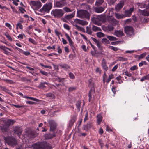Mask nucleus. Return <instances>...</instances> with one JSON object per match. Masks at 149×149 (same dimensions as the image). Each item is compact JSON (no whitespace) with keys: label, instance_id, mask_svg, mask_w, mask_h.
<instances>
[{"label":"nucleus","instance_id":"obj_10","mask_svg":"<svg viewBox=\"0 0 149 149\" xmlns=\"http://www.w3.org/2000/svg\"><path fill=\"white\" fill-rule=\"evenodd\" d=\"M113 75L111 74L109 75L108 79H106V77H107L106 74L105 73H104L103 76V80L104 83L106 82L107 83H108L110 81L111 79L113 78Z\"/></svg>","mask_w":149,"mask_h":149},{"label":"nucleus","instance_id":"obj_15","mask_svg":"<svg viewBox=\"0 0 149 149\" xmlns=\"http://www.w3.org/2000/svg\"><path fill=\"white\" fill-rule=\"evenodd\" d=\"M106 63L107 62L106 60L104 59H103L102 61L101 64L103 69L105 71H107L108 69V68L107 65Z\"/></svg>","mask_w":149,"mask_h":149},{"label":"nucleus","instance_id":"obj_38","mask_svg":"<svg viewBox=\"0 0 149 149\" xmlns=\"http://www.w3.org/2000/svg\"><path fill=\"white\" fill-rule=\"evenodd\" d=\"M104 0H96L95 5L97 6H99L102 4Z\"/></svg>","mask_w":149,"mask_h":149},{"label":"nucleus","instance_id":"obj_27","mask_svg":"<svg viewBox=\"0 0 149 149\" xmlns=\"http://www.w3.org/2000/svg\"><path fill=\"white\" fill-rule=\"evenodd\" d=\"M139 10L142 13V14L143 15L145 16H149V12L148 11L146 10Z\"/></svg>","mask_w":149,"mask_h":149},{"label":"nucleus","instance_id":"obj_8","mask_svg":"<svg viewBox=\"0 0 149 149\" xmlns=\"http://www.w3.org/2000/svg\"><path fill=\"white\" fill-rule=\"evenodd\" d=\"M124 29L125 33L127 36H130L134 34V31L132 27L126 26Z\"/></svg>","mask_w":149,"mask_h":149},{"label":"nucleus","instance_id":"obj_43","mask_svg":"<svg viewBox=\"0 0 149 149\" xmlns=\"http://www.w3.org/2000/svg\"><path fill=\"white\" fill-rule=\"evenodd\" d=\"M146 55V53L145 52L143 53L142 54H140L138 57V59H141L143 58Z\"/></svg>","mask_w":149,"mask_h":149},{"label":"nucleus","instance_id":"obj_25","mask_svg":"<svg viewBox=\"0 0 149 149\" xmlns=\"http://www.w3.org/2000/svg\"><path fill=\"white\" fill-rule=\"evenodd\" d=\"M95 92V89L94 88H91V89L89 91L88 94L89 100L90 101L91 98V95L93 93H94Z\"/></svg>","mask_w":149,"mask_h":149},{"label":"nucleus","instance_id":"obj_52","mask_svg":"<svg viewBox=\"0 0 149 149\" xmlns=\"http://www.w3.org/2000/svg\"><path fill=\"white\" fill-rule=\"evenodd\" d=\"M29 40L30 42L33 44H36V42L34 39H32L31 38H29Z\"/></svg>","mask_w":149,"mask_h":149},{"label":"nucleus","instance_id":"obj_29","mask_svg":"<svg viewBox=\"0 0 149 149\" xmlns=\"http://www.w3.org/2000/svg\"><path fill=\"white\" fill-rule=\"evenodd\" d=\"M59 65L65 70H67L70 68L69 66L66 64H60Z\"/></svg>","mask_w":149,"mask_h":149},{"label":"nucleus","instance_id":"obj_57","mask_svg":"<svg viewBox=\"0 0 149 149\" xmlns=\"http://www.w3.org/2000/svg\"><path fill=\"white\" fill-rule=\"evenodd\" d=\"M118 65L117 64L114 66L112 69L111 70L112 72L115 71L117 69L118 67Z\"/></svg>","mask_w":149,"mask_h":149},{"label":"nucleus","instance_id":"obj_20","mask_svg":"<svg viewBox=\"0 0 149 149\" xmlns=\"http://www.w3.org/2000/svg\"><path fill=\"white\" fill-rule=\"evenodd\" d=\"M114 35L118 37H120L123 35V31L121 30L115 31Z\"/></svg>","mask_w":149,"mask_h":149},{"label":"nucleus","instance_id":"obj_33","mask_svg":"<svg viewBox=\"0 0 149 149\" xmlns=\"http://www.w3.org/2000/svg\"><path fill=\"white\" fill-rule=\"evenodd\" d=\"M149 79V74H147L146 76L143 77L140 79V81L143 82L146 80Z\"/></svg>","mask_w":149,"mask_h":149},{"label":"nucleus","instance_id":"obj_37","mask_svg":"<svg viewBox=\"0 0 149 149\" xmlns=\"http://www.w3.org/2000/svg\"><path fill=\"white\" fill-rule=\"evenodd\" d=\"M69 45L71 47V49H72V51L74 52L75 50H76V48L74 45L73 44V41H72L69 43Z\"/></svg>","mask_w":149,"mask_h":149},{"label":"nucleus","instance_id":"obj_6","mask_svg":"<svg viewBox=\"0 0 149 149\" xmlns=\"http://www.w3.org/2000/svg\"><path fill=\"white\" fill-rule=\"evenodd\" d=\"M52 7V5L51 3H46L43 5L42 7L40 9L39 11L41 13L48 12Z\"/></svg>","mask_w":149,"mask_h":149},{"label":"nucleus","instance_id":"obj_19","mask_svg":"<svg viewBox=\"0 0 149 149\" xmlns=\"http://www.w3.org/2000/svg\"><path fill=\"white\" fill-rule=\"evenodd\" d=\"M134 10V8L132 7L130 8L129 10H125V15L126 16H130L131 15L132 13Z\"/></svg>","mask_w":149,"mask_h":149},{"label":"nucleus","instance_id":"obj_24","mask_svg":"<svg viewBox=\"0 0 149 149\" xmlns=\"http://www.w3.org/2000/svg\"><path fill=\"white\" fill-rule=\"evenodd\" d=\"M55 136L54 134H46L44 135V136L46 139H50Z\"/></svg>","mask_w":149,"mask_h":149},{"label":"nucleus","instance_id":"obj_55","mask_svg":"<svg viewBox=\"0 0 149 149\" xmlns=\"http://www.w3.org/2000/svg\"><path fill=\"white\" fill-rule=\"evenodd\" d=\"M138 68L136 65H134L131 67L130 70L132 71L137 69Z\"/></svg>","mask_w":149,"mask_h":149},{"label":"nucleus","instance_id":"obj_39","mask_svg":"<svg viewBox=\"0 0 149 149\" xmlns=\"http://www.w3.org/2000/svg\"><path fill=\"white\" fill-rule=\"evenodd\" d=\"M86 33L90 35L92 34V31L91 28L88 26L86 27Z\"/></svg>","mask_w":149,"mask_h":149},{"label":"nucleus","instance_id":"obj_36","mask_svg":"<svg viewBox=\"0 0 149 149\" xmlns=\"http://www.w3.org/2000/svg\"><path fill=\"white\" fill-rule=\"evenodd\" d=\"M24 98H28V99H30L31 100H33V101H36V102H38L39 101V100L38 99H37L36 98H33V97H27V96H24Z\"/></svg>","mask_w":149,"mask_h":149},{"label":"nucleus","instance_id":"obj_64","mask_svg":"<svg viewBox=\"0 0 149 149\" xmlns=\"http://www.w3.org/2000/svg\"><path fill=\"white\" fill-rule=\"evenodd\" d=\"M76 88L74 87H70L68 89V91H69L70 92L73 90H75Z\"/></svg>","mask_w":149,"mask_h":149},{"label":"nucleus","instance_id":"obj_9","mask_svg":"<svg viewBox=\"0 0 149 149\" xmlns=\"http://www.w3.org/2000/svg\"><path fill=\"white\" fill-rule=\"evenodd\" d=\"M48 122L49 125L50 130L53 131L56 129V124L54 121L52 120H48Z\"/></svg>","mask_w":149,"mask_h":149},{"label":"nucleus","instance_id":"obj_58","mask_svg":"<svg viewBox=\"0 0 149 149\" xmlns=\"http://www.w3.org/2000/svg\"><path fill=\"white\" fill-rule=\"evenodd\" d=\"M89 124H87L86 125H84L83 127V129L85 130H87L88 128Z\"/></svg>","mask_w":149,"mask_h":149},{"label":"nucleus","instance_id":"obj_62","mask_svg":"<svg viewBox=\"0 0 149 149\" xmlns=\"http://www.w3.org/2000/svg\"><path fill=\"white\" fill-rule=\"evenodd\" d=\"M65 79L64 78H58L57 80L59 82H63L64 81Z\"/></svg>","mask_w":149,"mask_h":149},{"label":"nucleus","instance_id":"obj_4","mask_svg":"<svg viewBox=\"0 0 149 149\" xmlns=\"http://www.w3.org/2000/svg\"><path fill=\"white\" fill-rule=\"evenodd\" d=\"M30 3L31 7L34 10H38L42 6V4L39 1H31Z\"/></svg>","mask_w":149,"mask_h":149},{"label":"nucleus","instance_id":"obj_60","mask_svg":"<svg viewBox=\"0 0 149 149\" xmlns=\"http://www.w3.org/2000/svg\"><path fill=\"white\" fill-rule=\"evenodd\" d=\"M40 73L45 75L47 76L48 75V73L47 72H45L44 71L40 70Z\"/></svg>","mask_w":149,"mask_h":149},{"label":"nucleus","instance_id":"obj_50","mask_svg":"<svg viewBox=\"0 0 149 149\" xmlns=\"http://www.w3.org/2000/svg\"><path fill=\"white\" fill-rule=\"evenodd\" d=\"M123 43V41H117L113 43H111V44L114 45H116L119 44H121Z\"/></svg>","mask_w":149,"mask_h":149},{"label":"nucleus","instance_id":"obj_18","mask_svg":"<svg viewBox=\"0 0 149 149\" xmlns=\"http://www.w3.org/2000/svg\"><path fill=\"white\" fill-rule=\"evenodd\" d=\"M0 48L4 51V52L5 54L7 55L9 54V52L7 50V49L10 51H12L11 49L6 47L5 46H0Z\"/></svg>","mask_w":149,"mask_h":149},{"label":"nucleus","instance_id":"obj_1","mask_svg":"<svg viewBox=\"0 0 149 149\" xmlns=\"http://www.w3.org/2000/svg\"><path fill=\"white\" fill-rule=\"evenodd\" d=\"M34 148L35 149H52V147L49 143L43 142L36 143Z\"/></svg>","mask_w":149,"mask_h":149},{"label":"nucleus","instance_id":"obj_21","mask_svg":"<svg viewBox=\"0 0 149 149\" xmlns=\"http://www.w3.org/2000/svg\"><path fill=\"white\" fill-rule=\"evenodd\" d=\"M75 12H73L72 13L68 15L65 16V19L69 20L73 17L75 15Z\"/></svg>","mask_w":149,"mask_h":149},{"label":"nucleus","instance_id":"obj_14","mask_svg":"<svg viewBox=\"0 0 149 149\" xmlns=\"http://www.w3.org/2000/svg\"><path fill=\"white\" fill-rule=\"evenodd\" d=\"M102 29L104 31L108 30L109 31H113L114 29L113 27L111 25H108L106 26H102Z\"/></svg>","mask_w":149,"mask_h":149},{"label":"nucleus","instance_id":"obj_11","mask_svg":"<svg viewBox=\"0 0 149 149\" xmlns=\"http://www.w3.org/2000/svg\"><path fill=\"white\" fill-rule=\"evenodd\" d=\"M14 131L15 134H17L19 137L21 134L22 129L20 127L16 126L14 129Z\"/></svg>","mask_w":149,"mask_h":149},{"label":"nucleus","instance_id":"obj_47","mask_svg":"<svg viewBox=\"0 0 149 149\" xmlns=\"http://www.w3.org/2000/svg\"><path fill=\"white\" fill-rule=\"evenodd\" d=\"M75 26L76 27L77 29L79 30L82 31H84V29L83 28L80 27L77 25H75Z\"/></svg>","mask_w":149,"mask_h":149},{"label":"nucleus","instance_id":"obj_28","mask_svg":"<svg viewBox=\"0 0 149 149\" xmlns=\"http://www.w3.org/2000/svg\"><path fill=\"white\" fill-rule=\"evenodd\" d=\"M115 17L118 19L122 18L125 17L123 14H120L118 13H114Z\"/></svg>","mask_w":149,"mask_h":149},{"label":"nucleus","instance_id":"obj_30","mask_svg":"<svg viewBox=\"0 0 149 149\" xmlns=\"http://www.w3.org/2000/svg\"><path fill=\"white\" fill-rule=\"evenodd\" d=\"M48 84V83L46 82H44L43 83L41 82L40 83L38 87L40 88L43 89L46 87L45 85V84L47 85Z\"/></svg>","mask_w":149,"mask_h":149},{"label":"nucleus","instance_id":"obj_12","mask_svg":"<svg viewBox=\"0 0 149 149\" xmlns=\"http://www.w3.org/2000/svg\"><path fill=\"white\" fill-rule=\"evenodd\" d=\"M65 3V1L60 0L59 1H57L55 3V6L56 7L61 8L64 6Z\"/></svg>","mask_w":149,"mask_h":149},{"label":"nucleus","instance_id":"obj_48","mask_svg":"<svg viewBox=\"0 0 149 149\" xmlns=\"http://www.w3.org/2000/svg\"><path fill=\"white\" fill-rule=\"evenodd\" d=\"M75 121V120L74 119L72 118L70 120L69 122V126H71L73 125L74 122Z\"/></svg>","mask_w":149,"mask_h":149},{"label":"nucleus","instance_id":"obj_22","mask_svg":"<svg viewBox=\"0 0 149 149\" xmlns=\"http://www.w3.org/2000/svg\"><path fill=\"white\" fill-rule=\"evenodd\" d=\"M124 3L123 2H120L115 7V9L117 11L119 10L123 6Z\"/></svg>","mask_w":149,"mask_h":149},{"label":"nucleus","instance_id":"obj_23","mask_svg":"<svg viewBox=\"0 0 149 149\" xmlns=\"http://www.w3.org/2000/svg\"><path fill=\"white\" fill-rule=\"evenodd\" d=\"M75 21L76 23L82 25H86L88 24V22L85 21L77 19Z\"/></svg>","mask_w":149,"mask_h":149},{"label":"nucleus","instance_id":"obj_31","mask_svg":"<svg viewBox=\"0 0 149 149\" xmlns=\"http://www.w3.org/2000/svg\"><path fill=\"white\" fill-rule=\"evenodd\" d=\"M97 122L99 124L100 122L102 121V118L101 114H99L97 116Z\"/></svg>","mask_w":149,"mask_h":149},{"label":"nucleus","instance_id":"obj_13","mask_svg":"<svg viewBox=\"0 0 149 149\" xmlns=\"http://www.w3.org/2000/svg\"><path fill=\"white\" fill-rule=\"evenodd\" d=\"M106 4L104 6V7H97L95 8L94 10L95 12L97 13H100L102 12L104 10V8L106 6Z\"/></svg>","mask_w":149,"mask_h":149},{"label":"nucleus","instance_id":"obj_7","mask_svg":"<svg viewBox=\"0 0 149 149\" xmlns=\"http://www.w3.org/2000/svg\"><path fill=\"white\" fill-rule=\"evenodd\" d=\"M103 17V15H94L92 17V20L93 23L95 24H97L99 22L101 21Z\"/></svg>","mask_w":149,"mask_h":149},{"label":"nucleus","instance_id":"obj_16","mask_svg":"<svg viewBox=\"0 0 149 149\" xmlns=\"http://www.w3.org/2000/svg\"><path fill=\"white\" fill-rule=\"evenodd\" d=\"M109 22L113 25H115L118 23V22L113 17H110L108 18Z\"/></svg>","mask_w":149,"mask_h":149},{"label":"nucleus","instance_id":"obj_45","mask_svg":"<svg viewBox=\"0 0 149 149\" xmlns=\"http://www.w3.org/2000/svg\"><path fill=\"white\" fill-rule=\"evenodd\" d=\"M65 36H66L67 39L68 40L69 43L72 41L71 38L69 37V36L67 33H65Z\"/></svg>","mask_w":149,"mask_h":149},{"label":"nucleus","instance_id":"obj_41","mask_svg":"<svg viewBox=\"0 0 149 149\" xmlns=\"http://www.w3.org/2000/svg\"><path fill=\"white\" fill-rule=\"evenodd\" d=\"M97 36L98 38L103 37L104 36V34L101 32H97L96 33Z\"/></svg>","mask_w":149,"mask_h":149},{"label":"nucleus","instance_id":"obj_44","mask_svg":"<svg viewBox=\"0 0 149 149\" xmlns=\"http://www.w3.org/2000/svg\"><path fill=\"white\" fill-rule=\"evenodd\" d=\"M102 42L106 44H108L109 42V40L105 38H104L102 40Z\"/></svg>","mask_w":149,"mask_h":149},{"label":"nucleus","instance_id":"obj_46","mask_svg":"<svg viewBox=\"0 0 149 149\" xmlns=\"http://www.w3.org/2000/svg\"><path fill=\"white\" fill-rule=\"evenodd\" d=\"M127 59L123 57H119L118 58V60L122 61H125L127 60Z\"/></svg>","mask_w":149,"mask_h":149},{"label":"nucleus","instance_id":"obj_17","mask_svg":"<svg viewBox=\"0 0 149 149\" xmlns=\"http://www.w3.org/2000/svg\"><path fill=\"white\" fill-rule=\"evenodd\" d=\"M91 39L96 44L99 49L100 50L102 49V47L101 46L100 43L99 42V41L98 40H97L96 39L93 37L91 38Z\"/></svg>","mask_w":149,"mask_h":149},{"label":"nucleus","instance_id":"obj_59","mask_svg":"<svg viewBox=\"0 0 149 149\" xmlns=\"http://www.w3.org/2000/svg\"><path fill=\"white\" fill-rule=\"evenodd\" d=\"M64 28L68 30H69L70 29L69 26L66 24H63Z\"/></svg>","mask_w":149,"mask_h":149},{"label":"nucleus","instance_id":"obj_56","mask_svg":"<svg viewBox=\"0 0 149 149\" xmlns=\"http://www.w3.org/2000/svg\"><path fill=\"white\" fill-rule=\"evenodd\" d=\"M47 49L49 50H50V49H53L54 50L55 49V46L54 45L52 46V47L50 46H49L47 47Z\"/></svg>","mask_w":149,"mask_h":149},{"label":"nucleus","instance_id":"obj_61","mask_svg":"<svg viewBox=\"0 0 149 149\" xmlns=\"http://www.w3.org/2000/svg\"><path fill=\"white\" fill-rule=\"evenodd\" d=\"M54 32L57 36L59 38V35L61 34L57 30H55Z\"/></svg>","mask_w":149,"mask_h":149},{"label":"nucleus","instance_id":"obj_40","mask_svg":"<svg viewBox=\"0 0 149 149\" xmlns=\"http://www.w3.org/2000/svg\"><path fill=\"white\" fill-rule=\"evenodd\" d=\"M139 7L141 8H144L145 7V5L143 3H136Z\"/></svg>","mask_w":149,"mask_h":149},{"label":"nucleus","instance_id":"obj_35","mask_svg":"<svg viewBox=\"0 0 149 149\" xmlns=\"http://www.w3.org/2000/svg\"><path fill=\"white\" fill-rule=\"evenodd\" d=\"M81 102L80 101H78L77 102L76 104V107L78 111H79L80 110L81 108Z\"/></svg>","mask_w":149,"mask_h":149},{"label":"nucleus","instance_id":"obj_32","mask_svg":"<svg viewBox=\"0 0 149 149\" xmlns=\"http://www.w3.org/2000/svg\"><path fill=\"white\" fill-rule=\"evenodd\" d=\"M93 30L95 32L96 31H101V29L95 26H93L92 28Z\"/></svg>","mask_w":149,"mask_h":149},{"label":"nucleus","instance_id":"obj_63","mask_svg":"<svg viewBox=\"0 0 149 149\" xmlns=\"http://www.w3.org/2000/svg\"><path fill=\"white\" fill-rule=\"evenodd\" d=\"M5 25L6 26L8 27L10 29H11V26L9 23H5Z\"/></svg>","mask_w":149,"mask_h":149},{"label":"nucleus","instance_id":"obj_49","mask_svg":"<svg viewBox=\"0 0 149 149\" xmlns=\"http://www.w3.org/2000/svg\"><path fill=\"white\" fill-rule=\"evenodd\" d=\"M110 48L112 50H114L115 51H116L119 49L117 47H114L112 46H110Z\"/></svg>","mask_w":149,"mask_h":149},{"label":"nucleus","instance_id":"obj_26","mask_svg":"<svg viewBox=\"0 0 149 149\" xmlns=\"http://www.w3.org/2000/svg\"><path fill=\"white\" fill-rule=\"evenodd\" d=\"M107 37L110 41H116L117 40V38L116 37L112 36L107 35Z\"/></svg>","mask_w":149,"mask_h":149},{"label":"nucleus","instance_id":"obj_53","mask_svg":"<svg viewBox=\"0 0 149 149\" xmlns=\"http://www.w3.org/2000/svg\"><path fill=\"white\" fill-rule=\"evenodd\" d=\"M22 53L26 56H28L30 55V53L28 51H22Z\"/></svg>","mask_w":149,"mask_h":149},{"label":"nucleus","instance_id":"obj_2","mask_svg":"<svg viewBox=\"0 0 149 149\" xmlns=\"http://www.w3.org/2000/svg\"><path fill=\"white\" fill-rule=\"evenodd\" d=\"M51 14L55 18H60L62 17L64 14V12L61 9H55L52 10Z\"/></svg>","mask_w":149,"mask_h":149},{"label":"nucleus","instance_id":"obj_3","mask_svg":"<svg viewBox=\"0 0 149 149\" xmlns=\"http://www.w3.org/2000/svg\"><path fill=\"white\" fill-rule=\"evenodd\" d=\"M77 16L80 18H86L89 19L90 15L87 11L84 10H80L77 12Z\"/></svg>","mask_w":149,"mask_h":149},{"label":"nucleus","instance_id":"obj_5","mask_svg":"<svg viewBox=\"0 0 149 149\" xmlns=\"http://www.w3.org/2000/svg\"><path fill=\"white\" fill-rule=\"evenodd\" d=\"M4 140L6 143L12 146L15 145L17 143L16 140L12 136H8L4 138Z\"/></svg>","mask_w":149,"mask_h":149},{"label":"nucleus","instance_id":"obj_34","mask_svg":"<svg viewBox=\"0 0 149 149\" xmlns=\"http://www.w3.org/2000/svg\"><path fill=\"white\" fill-rule=\"evenodd\" d=\"M15 123V121L11 120H8L6 122V123L8 125H13Z\"/></svg>","mask_w":149,"mask_h":149},{"label":"nucleus","instance_id":"obj_54","mask_svg":"<svg viewBox=\"0 0 149 149\" xmlns=\"http://www.w3.org/2000/svg\"><path fill=\"white\" fill-rule=\"evenodd\" d=\"M69 75L70 78L72 79H74L75 78L74 75L71 72L69 73Z\"/></svg>","mask_w":149,"mask_h":149},{"label":"nucleus","instance_id":"obj_42","mask_svg":"<svg viewBox=\"0 0 149 149\" xmlns=\"http://www.w3.org/2000/svg\"><path fill=\"white\" fill-rule=\"evenodd\" d=\"M4 35L6 36L7 38L10 41H12V39L11 38L10 36L6 32L4 33Z\"/></svg>","mask_w":149,"mask_h":149},{"label":"nucleus","instance_id":"obj_51","mask_svg":"<svg viewBox=\"0 0 149 149\" xmlns=\"http://www.w3.org/2000/svg\"><path fill=\"white\" fill-rule=\"evenodd\" d=\"M63 9L66 12H70L72 11L71 10L67 7L64 8Z\"/></svg>","mask_w":149,"mask_h":149}]
</instances>
